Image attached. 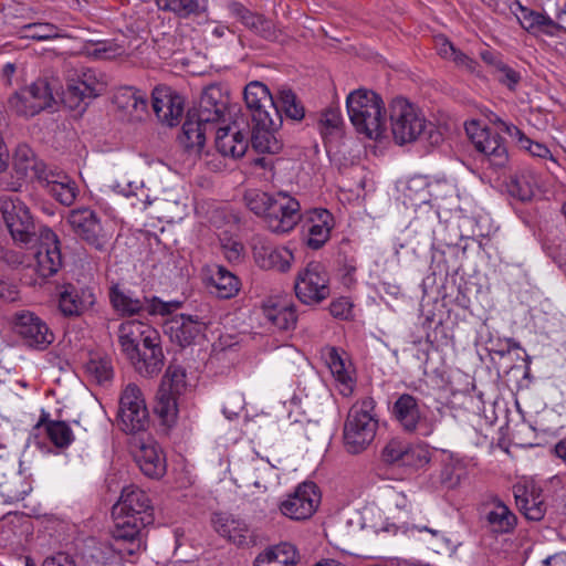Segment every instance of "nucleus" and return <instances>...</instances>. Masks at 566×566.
<instances>
[{
    "instance_id": "nucleus-21",
    "label": "nucleus",
    "mask_w": 566,
    "mask_h": 566,
    "mask_svg": "<svg viewBox=\"0 0 566 566\" xmlns=\"http://www.w3.org/2000/svg\"><path fill=\"white\" fill-rule=\"evenodd\" d=\"M42 243L35 253L34 269L41 277H50L57 273L62 266V254L60 240L50 229H45L42 234Z\"/></svg>"
},
{
    "instance_id": "nucleus-50",
    "label": "nucleus",
    "mask_w": 566,
    "mask_h": 566,
    "mask_svg": "<svg viewBox=\"0 0 566 566\" xmlns=\"http://www.w3.org/2000/svg\"><path fill=\"white\" fill-rule=\"evenodd\" d=\"M272 201L273 193H268L259 189H250L244 193V202L249 210L254 214L262 217L264 222L266 221Z\"/></svg>"
},
{
    "instance_id": "nucleus-45",
    "label": "nucleus",
    "mask_w": 566,
    "mask_h": 566,
    "mask_svg": "<svg viewBox=\"0 0 566 566\" xmlns=\"http://www.w3.org/2000/svg\"><path fill=\"white\" fill-rule=\"evenodd\" d=\"M537 188V177L531 170H523L516 174L507 185L510 196L520 201H530Z\"/></svg>"
},
{
    "instance_id": "nucleus-37",
    "label": "nucleus",
    "mask_w": 566,
    "mask_h": 566,
    "mask_svg": "<svg viewBox=\"0 0 566 566\" xmlns=\"http://www.w3.org/2000/svg\"><path fill=\"white\" fill-rule=\"evenodd\" d=\"M135 358V368L140 375L145 377L157 375L164 366V354L159 340H154L151 344L145 342Z\"/></svg>"
},
{
    "instance_id": "nucleus-17",
    "label": "nucleus",
    "mask_w": 566,
    "mask_h": 566,
    "mask_svg": "<svg viewBox=\"0 0 566 566\" xmlns=\"http://www.w3.org/2000/svg\"><path fill=\"white\" fill-rule=\"evenodd\" d=\"M15 333L29 347L45 349L54 340L48 324L30 311L17 312L13 316Z\"/></svg>"
},
{
    "instance_id": "nucleus-7",
    "label": "nucleus",
    "mask_w": 566,
    "mask_h": 566,
    "mask_svg": "<svg viewBox=\"0 0 566 566\" xmlns=\"http://www.w3.org/2000/svg\"><path fill=\"white\" fill-rule=\"evenodd\" d=\"M329 282L326 268L321 262L312 261L295 277V295L305 305L321 304L331 295Z\"/></svg>"
},
{
    "instance_id": "nucleus-27",
    "label": "nucleus",
    "mask_w": 566,
    "mask_h": 566,
    "mask_svg": "<svg viewBox=\"0 0 566 566\" xmlns=\"http://www.w3.org/2000/svg\"><path fill=\"white\" fill-rule=\"evenodd\" d=\"M229 103V96L223 92L220 85L213 84L205 88L201 95L199 113L201 122H220L226 113Z\"/></svg>"
},
{
    "instance_id": "nucleus-36",
    "label": "nucleus",
    "mask_w": 566,
    "mask_h": 566,
    "mask_svg": "<svg viewBox=\"0 0 566 566\" xmlns=\"http://www.w3.org/2000/svg\"><path fill=\"white\" fill-rule=\"evenodd\" d=\"M493 123L499 129L506 133L516 143L520 149L527 151L533 157L553 159L552 153L546 145L532 140L514 124L507 123L500 117H495Z\"/></svg>"
},
{
    "instance_id": "nucleus-1",
    "label": "nucleus",
    "mask_w": 566,
    "mask_h": 566,
    "mask_svg": "<svg viewBox=\"0 0 566 566\" xmlns=\"http://www.w3.org/2000/svg\"><path fill=\"white\" fill-rule=\"evenodd\" d=\"M112 513V542L101 544L91 553L95 562L90 566H122V560L130 562L143 548L142 531L154 521L148 495L135 485L122 490Z\"/></svg>"
},
{
    "instance_id": "nucleus-26",
    "label": "nucleus",
    "mask_w": 566,
    "mask_h": 566,
    "mask_svg": "<svg viewBox=\"0 0 566 566\" xmlns=\"http://www.w3.org/2000/svg\"><path fill=\"white\" fill-rule=\"evenodd\" d=\"M513 493L518 510L530 521H541L546 513V504L541 490L534 484H515Z\"/></svg>"
},
{
    "instance_id": "nucleus-22",
    "label": "nucleus",
    "mask_w": 566,
    "mask_h": 566,
    "mask_svg": "<svg viewBox=\"0 0 566 566\" xmlns=\"http://www.w3.org/2000/svg\"><path fill=\"white\" fill-rule=\"evenodd\" d=\"M207 325V322L200 319L197 315L180 314L165 324V332L172 342L185 347L192 344L203 333Z\"/></svg>"
},
{
    "instance_id": "nucleus-54",
    "label": "nucleus",
    "mask_w": 566,
    "mask_h": 566,
    "mask_svg": "<svg viewBox=\"0 0 566 566\" xmlns=\"http://www.w3.org/2000/svg\"><path fill=\"white\" fill-rule=\"evenodd\" d=\"M430 460L429 450L422 444L407 442L400 467L421 468Z\"/></svg>"
},
{
    "instance_id": "nucleus-6",
    "label": "nucleus",
    "mask_w": 566,
    "mask_h": 566,
    "mask_svg": "<svg viewBox=\"0 0 566 566\" xmlns=\"http://www.w3.org/2000/svg\"><path fill=\"white\" fill-rule=\"evenodd\" d=\"M12 167L14 174L10 177H3L0 182L4 190L13 192L20 191L25 180L41 184L51 170L25 144L15 148Z\"/></svg>"
},
{
    "instance_id": "nucleus-30",
    "label": "nucleus",
    "mask_w": 566,
    "mask_h": 566,
    "mask_svg": "<svg viewBox=\"0 0 566 566\" xmlns=\"http://www.w3.org/2000/svg\"><path fill=\"white\" fill-rule=\"evenodd\" d=\"M325 359L326 365L337 382L339 394L344 397L350 396L356 384L352 364L334 347L327 349Z\"/></svg>"
},
{
    "instance_id": "nucleus-64",
    "label": "nucleus",
    "mask_w": 566,
    "mask_h": 566,
    "mask_svg": "<svg viewBox=\"0 0 566 566\" xmlns=\"http://www.w3.org/2000/svg\"><path fill=\"white\" fill-rule=\"evenodd\" d=\"M43 566H75V565H74V560L67 554L60 553L55 556L48 557L44 560Z\"/></svg>"
},
{
    "instance_id": "nucleus-41",
    "label": "nucleus",
    "mask_w": 566,
    "mask_h": 566,
    "mask_svg": "<svg viewBox=\"0 0 566 566\" xmlns=\"http://www.w3.org/2000/svg\"><path fill=\"white\" fill-rule=\"evenodd\" d=\"M333 217L325 210L321 209L314 212L308 227L307 245L314 250L322 248L331 235L333 228Z\"/></svg>"
},
{
    "instance_id": "nucleus-25",
    "label": "nucleus",
    "mask_w": 566,
    "mask_h": 566,
    "mask_svg": "<svg viewBox=\"0 0 566 566\" xmlns=\"http://www.w3.org/2000/svg\"><path fill=\"white\" fill-rule=\"evenodd\" d=\"M95 303V295L90 287L64 286L60 293L59 308L64 316H80Z\"/></svg>"
},
{
    "instance_id": "nucleus-31",
    "label": "nucleus",
    "mask_w": 566,
    "mask_h": 566,
    "mask_svg": "<svg viewBox=\"0 0 566 566\" xmlns=\"http://www.w3.org/2000/svg\"><path fill=\"white\" fill-rule=\"evenodd\" d=\"M40 185L61 205L66 207L72 206L78 195L76 182L63 171L51 169L45 176V180H42Z\"/></svg>"
},
{
    "instance_id": "nucleus-19",
    "label": "nucleus",
    "mask_w": 566,
    "mask_h": 566,
    "mask_svg": "<svg viewBox=\"0 0 566 566\" xmlns=\"http://www.w3.org/2000/svg\"><path fill=\"white\" fill-rule=\"evenodd\" d=\"M154 340H160L158 332L139 319H127L119 325L118 342L130 359H135L145 342L151 344Z\"/></svg>"
},
{
    "instance_id": "nucleus-11",
    "label": "nucleus",
    "mask_w": 566,
    "mask_h": 566,
    "mask_svg": "<svg viewBox=\"0 0 566 566\" xmlns=\"http://www.w3.org/2000/svg\"><path fill=\"white\" fill-rule=\"evenodd\" d=\"M54 102L53 87L46 78H39L10 97L9 105L20 115L34 116Z\"/></svg>"
},
{
    "instance_id": "nucleus-48",
    "label": "nucleus",
    "mask_w": 566,
    "mask_h": 566,
    "mask_svg": "<svg viewBox=\"0 0 566 566\" xmlns=\"http://www.w3.org/2000/svg\"><path fill=\"white\" fill-rule=\"evenodd\" d=\"M31 491V483L21 474H14L0 484V493L6 503L21 501Z\"/></svg>"
},
{
    "instance_id": "nucleus-5",
    "label": "nucleus",
    "mask_w": 566,
    "mask_h": 566,
    "mask_svg": "<svg viewBox=\"0 0 566 566\" xmlns=\"http://www.w3.org/2000/svg\"><path fill=\"white\" fill-rule=\"evenodd\" d=\"M105 83L97 73L87 67L73 69L67 72L62 102L70 109H77L87 105V101L101 95Z\"/></svg>"
},
{
    "instance_id": "nucleus-63",
    "label": "nucleus",
    "mask_w": 566,
    "mask_h": 566,
    "mask_svg": "<svg viewBox=\"0 0 566 566\" xmlns=\"http://www.w3.org/2000/svg\"><path fill=\"white\" fill-rule=\"evenodd\" d=\"M441 480L448 488H454L460 483L461 474L455 472L453 464H447L442 470Z\"/></svg>"
},
{
    "instance_id": "nucleus-60",
    "label": "nucleus",
    "mask_w": 566,
    "mask_h": 566,
    "mask_svg": "<svg viewBox=\"0 0 566 566\" xmlns=\"http://www.w3.org/2000/svg\"><path fill=\"white\" fill-rule=\"evenodd\" d=\"M329 312L334 317L348 318L352 312V303L348 297H338L329 305Z\"/></svg>"
},
{
    "instance_id": "nucleus-44",
    "label": "nucleus",
    "mask_w": 566,
    "mask_h": 566,
    "mask_svg": "<svg viewBox=\"0 0 566 566\" xmlns=\"http://www.w3.org/2000/svg\"><path fill=\"white\" fill-rule=\"evenodd\" d=\"M270 109L274 112L277 118L281 117V113L292 119H302L304 116V108L297 101L295 93L286 87L277 91L276 96L273 97V106Z\"/></svg>"
},
{
    "instance_id": "nucleus-32",
    "label": "nucleus",
    "mask_w": 566,
    "mask_h": 566,
    "mask_svg": "<svg viewBox=\"0 0 566 566\" xmlns=\"http://www.w3.org/2000/svg\"><path fill=\"white\" fill-rule=\"evenodd\" d=\"M254 260L261 269L284 273L291 269L294 254L286 247L261 245L254 249Z\"/></svg>"
},
{
    "instance_id": "nucleus-52",
    "label": "nucleus",
    "mask_w": 566,
    "mask_h": 566,
    "mask_svg": "<svg viewBox=\"0 0 566 566\" xmlns=\"http://www.w3.org/2000/svg\"><path fill=\"white\" fill-rule=\"evenodd\" d=\"M86 374L92 377L97 384L108 381L113 376V368L111 361L106 358L97 356L91 357L85 364Z\"/></svg>"
},
{
    "instance_id": "nucleus-35",
    "label": "nucleus",
    "mask_w": 566,
    "mask_h": 566,
    "mask_svg": "<svg viewBox=\"0 0 566 566\" xmlns=\"http://www.w3.org/2000/svg\"><path fill=\"white\" fill-rule=\"evenodd\" d=\"M297 562L296 547L291 543L283 542L259 553L253 566H295Z\"/></svg>"
},
{
    "instance_id": "nucleus-29",
    "label": "nucleus",
    "mask_w": 566,
    "mask_h": 566,
    "mask_svg": "<svg viewBox=\"0 0 566 566\" xmlns=\"http://www.w3.org/2000/svg\"><path fill=\"white\" fill-rule=\"evenodd\" d=\"M325 359L326 365L337 382L339 394L344 397L350 396L356 384L352 364L334 347L327 349Z\"/></svg>"
},
{
    "instance_id": "nucleus-47",
    "label": "nucleus",
    "mask_w": 566,
    "mask_h": 566,
    "mask_svg": "<svg viewBox=\"0 0 566 566\" xmlns=\"http://www.w3.org/2000/svg\"><path fill=\"white\" fill-rule=\"evenodd\" d=\"M20 39L50 41L64 38L62 30L50 22H33L20 27L17 31Z\"/></svg>"
},
{
    "instance_id": "nucleus-51",
    "label": "nucleus",
    "mask_w": 566,
    "mask_h": 566,
    "mask_svg": "<svg viewBox=\"0 0 566 566\" xmlns=\"http://www.w3.org/2000/svg\"><path fill=\"white\" fill-rule=\"evenodd\" d=\"M523 18L528 23L527 30L536 29L553 35L558 29V24L546 13L523 9Z\"/></svg>"
},
{
    "instance_id": "nucleus-12",
    "label": "nucleus",
    "mask_w": 566,
    "mask_h": 566,
    "mask_svg": "<svg viewBox=\"0 0 566 566\" xmlns=\"http://www.w3.org/2000/svg\"><path fill=\"white\" fill-rule=\"evenodd\" d=\"M474 148L483 154L494 168H503L509 163V151L503 138L488 127L471 122L465 127Z\"/></svg>"
},
{
    "instance_id": "nucleus-43",
    "label": "nucleus",
    "mask_w": 566,
    "mask_h": 566,
    "mask_svg": "<svg viewBox=\"0 0 566 566\" xmlns=\"http://www.w3.org/2000/svg\"><path fill=\"white\" fill-rule=\"evenodd\" d=\"M214 122H201L198 112H188L182 125L185 144L188 148H202L206 142L208 127Z\"/></svg>"
},
{
    "instance_id": "nucleus-24",
    "label": "nucleus",
    "mask_w": 566,
    "mask_h": 566,
    "mask_svg": "<svg viewBox=\"0 0 566 566\" xmlns=\"http://www.w3.org/2000/svg\"><path fill=\"white\" fill-rule=\"evenodd\" d=\"M251 145L258 153L276 154L282 145L274 135L275 120L272 115L258 113L252 120Z\"/></svg>"
},
{
    "instance_id": "nucleus-38",
    "label": "nucleus",
    "mask_w": 566,
    "mask_h": 566,
    "mask_svg": "<svg viewBox=\"0 0 566 566\" xmlns=\"http://www.w3.org/2000/svg\"><path fill=\"white\" fill-rule=\"evenodd\" d=\"M240 280L221 265L211 269L209 276V289L219 298H232L240 291Z\"/></svg>"
},
{
    "instance_id": "nucleus-18",
    "label": "nucleus",
    "mask_w": 566,
    "mask_h": 566,
    "mask_svg": "<svg viewBox=\"0 0 566 566\" xmlns=\"http://www.w3.org/2000/svg\"><path fill=\"white\" fill-rule=\"evenodd\" d=\"M134 459L140 471L150 479H160L166 473V458L159 444L150 437L135 439Z\"/></svg>"
},
{
    "instance_id": "nucleus-15",
    "label": "nucleus",
    "mask_w": 566,
    "mask_h": 566,
    "mask_svg": "<svg viewBox=\"0 0 566 566\" xmlns=\"http://www.w3.org/2000/svg\"><path fill=\"white\" fill-rule=\"evenodd\" d=\"M302 218L300 202L285 191L273 193L266 227L274 233L292 231Z\"/></svg>"
},
{
    "instance_id": "nucleus-33",
    "label": "nucleus",
    "mask_w": 566,
    "mask_h": 566,
    "mask_svg": "<svg viewBox=\"0 0 566 566\" xmlns=\"http://www.w3.org/2000/svg\"><path fill=\"white\" fill-rule=\"evenodd\" d=\"M483 513L486 526L493 533L507 534L516 526L515 514L499 499L485 504Z\"/></svg>"
},
{
    "instance_id": "nucleus-8",
    "label": "nucleus",
    "mask_w": 566,
    "mask_h": 566,
    "mask_svg": "<svg viewBox=\"0 0 566 566\" xmlns=\"http://www.w3.org/2000/svg\"><path fill=\"white\" fill-rule=\"evenodd\" d=\"M390 124L395 140L402 145L416 140L426 129L423 114L405 98H396L390 106Z\"/></svg>"
},
{
    "instance_id": "nucleus-2",
    "label": "nucleus",
    "mask_w": 566,
    "mask_h": 566,
    "mask_svg": "<svg viewBox=\"0 0 566 566\" xmlns=\"http://www.w3.org/2000/svg\"><path fill=\"white\" fill-rule=\"evenodd\" d=\"M376 401L371 397L358 399L349 408L343 429V443L350 454H359L375 440L378 430Z\"/></svg>"
},
{
    "instance_id": "nucleus-61",
    "label": "nucleus",
    "mask_w": 566,
    "mask_h": 566,
    "mask_svg": "<svg viewBox=\"0 0 566 566\" xmlns=\"http://www.w3.org/2000/svg\"><path fill=\"white\" fill-rule=\"evenodd\" d=\"M224 258L230 262H237L241 259L243 245L234 240H228L221 243Z\"/></svg>"
},
{
    "instance_id": "nucleus-57",
    "label": "nucleus",
    "mask_w": 566,
    "mask_h": 566,
    "mask_svg": "<svg viewBox=\"0 0 566 566\" xmlns=\"http://www.w3.org/2000/svg\"><path fill=\"white\" fill-rule=\"evenodd\" d=\"M449 61L461 70H464L472 74L480 75V65L478 61L470 57L459 49L455 50L454 54L451 56Z\"/></svg>"
},
{
    "instance_id": "nucleus-4",
    "label": "nucleus",
    "mask_w": 566,
    "mask_h": 566,
    "mask_svg": "<svg viewBox=\"0 0 566 566\" xmlns=\"http://www.w3.org/2000/svg\"><path fill=\"white\" fill-rule=\"evenodd\" d=\"M390 413L407 433L429 437L437 428L434 416L427 410L424 403L410 394L399 395L391 406Z\"/></svg>"
},
{
    "instance_id": "nucleus-16",
    "label": "nucleus",
    "mask_w": 566,
    "mask_h": 566,
    "mask_svg": "<svg viewBox=\"0 0 566 566\" xmlns=\"http://www.w3.org/2000/svg\"><path fill=\"white\" fill-rule=\"evenodd\" d=\"M321 503V494L315 483L304 482L293 493L289 494L281 503V513L295 521L310 518Z\"/></svg>"
},
{
    "instance_id": "nucleus-3",
    "label": "nucleus",
    "mask_w": 566,
    "mask_h": 566,
    "mask_svg": "<svg viewBox=\"0 0 566 566\" xmlns=\"http://www.w3.org/2000/svg\"><path fill=\"white\" fill-rule=\"evenodd\" d=\"M349 119L359 134L378 139L386 128L385 106L379 95L368 90L352 92L346 99Z\"/></svg>"
},
{
    "instance_id": "nucleus-49",
    "label": "nucleus",
    "mask_w": 566,
    "mask_h": 566,
    "mask_svg": "<svg viewBox=\"0 0 566 566\" xmlns=\"http://www.w3.org/2000/svg\"><path fill=\"white\" fill-rule=\"evenodd\" d=\"M122 429L127 433H135L146 429L148 424L147 407L135 408L128 411H118Z\"/></svg>"
},
{
    "instance_id": "nucleus-55",
    "label": "nucleus",
    "mask_w": 566,
    "mask_h": 566,
    "mask_svg": "<svg viewBox=\"0 0 566 566\" xmlns=\"http://www.w3.org/2000/svg\"><path fill=\"white\" fill-rule=\"evenodd\" d=\"M407 442L397 438L390 439L381 450V461L389 465L400 467Z\"/></svg>"
},
{
    "instance_id": "nucleus-53",
    "label": "nucleus",
    "mask_w": 566,
    "mask_h": 566,
    "mask_svg": "<svg viewBox=\"0 0 566 566\" xmlns=\"http://www.w3.org/2000/svg\"><path fill=\"white\" fill-rule=\"evenodd\" d=\"M343 124L340 112L336 108H328L321 114L318 126L324 138L339 136Z\"/></svg>"
},
{
    "instance_id": "nucleus-34",
    "label": "nucleus",
    "mask_w": 566,
    "mask_h": 566,
    "mask_svg": "<svg viewBox=\"0 0 566 566\" xmlns=\"http://www.w3.org/2000/svg\"><path fill=\"white\" fill-rule=\"evenodd\" d=\"M248 138L237 126L219 127L216 148L224 157L240 158L248 149Z\"/></svg>"
},
{
    "instance_id": "nucleus-46",
    "label": "nucleus",
    "mask_w": 566,
    "mask_h": 566,
    "mask_svg": "<svg viewBox=\"0 0 566 566\" xmlns=\"http://www.w3.org/2000/svg\"><path fill=\"white\" fill-rule=\"evenodd\" d=\"M233 12L245 27L254 31L260 36L266 40L275 38V31L272 22L266 20L263 15L253 13L242 6H235Z\"/></svg>"
},
{
    "instance_id": "nucleus-58",
    "label": "nucleus",
    "mask_w": 566,
    "mask_h": 566,
    "mask_svg": "<svg viewBox=\"0 0 566 566\" xmlns=\"http://www.w3.org/2000/svg\"><path fill=\"white\" fill-rule=\"evenodd\" d=\"M494 73L496 74L497 80L502 84L506 85L510 90H514L521 80L520 73L510 67L504 62Z\"/></svg>"
},
{
    "instance_id": "nucleus-10",
    "label": "nucleus",
    "mask_w": 566,
    "mask_h": 566,
    "mask_svg": "<svg viewBox=\"0 0 566 566\" xmlns=\"http://www.w3.org/2000/svg\"><path fill=\"white\" fill-rule=\"evenodd\" d=\"M109 300L113 307L123 315H135L146 312L149 315L166 316L180 307V302H163L158 297L140 301L132 297V295L123 291L118 285L112 286L109 291Z\"/></svg>"
},
{
    "instance_id": "nucleus-59",
    "label": "nucleus",
    "mask_w": 566,
    "mask_h": 566,
    "mask_svg": "<svg viewBox=\"0 0 566 566\" xmlns=\"http://www.w3.org/2000/svg\"><path fill=\"white\" fill-rule=\"evenodd\" d=\"M181 19L199 15L207 10V0H181Z\"/></svg>"
},
{
    "instance_id": "nucleus-23",
    "label": "nucleus",
    "mask_w": 566,
    "mask_h": 566,
    "mask_svg": "<svg viewBox=\"0 0 566 566\" xmlns=\"http://www.w3.org/2000/svg\"><path fill=\"white\" fill-rule=\"evenodd\" d=\"M216 532L239 547L254 544V535L249 525L231 515L216 514L212 518Z\"/></svg>"
},
{
    "instance_id": "nucleus-9",
    "label": "nucleus",
    "mask_w": 566,
    "mask_h": 566,
    "mask_svg": "<svg viewBox=\"0 0 566 566\" xmlns=\"http://www.w3.org/2000/svg\"><path fill=\"white\" fill-rule=\"evenodd\" d=\"M0 211L15 242L29 243L34 235L33 218L27 205L13 196L0 198Z\"/></svg>"
},
{
    "instance_id": "nucleus-39",
    "label": "nucleus",
    "mask_w": 566,
    "mask_h": 566,
    "mask_svg": "<svg viewBox=\"0 0 566 566\" xmlns=\"http://www.w3.org/2000/svg\"><path fill=\"white\" fill-rule=\"evenodd\" d=\"M244 102L251 112V120L258 113L271 115L270 107L273 106V96L263 83L258 81L249 83L244 88Z\"/></svg>"
},
{
    "instance_id": "nucleus-62",
    "label": "nucleus",
    "mask_w": 566,
    "mask_h": 566,
    "mask_svg": "<svg viewBox=\"0 0 566 566\" xmlns=\"http://www.w3.org/2000/svg\"><path fill=\"white\" fill-rule=\"evenodd\" d=\"M434 46L437 53L447 61L451 59L457 50L453 43L450 42L444 35H438L434 38Z\"/></svg>"
},
{
    "instance_id": "nucleus-13",
    "label": "nucleus",
    "mask_w": 566,
    "mask_h": 566,
    "mask_svg": "<svg viewBox=\"0 0 566 566\" xmlns=\"http://www.w3.org/2000/svg\"><path fill=\"white\" fill-rule=\"evenodd\" d=\"M186 387V373L180 366H168L156 396L155 411L164 421L176 417L177 399Z\"/></svg>"
},
{
    "instance_id": "nucleus-28",
    "label": "nucleus",
    "mask_w": 566,
    "mask_h": 566,
    "mask_svg": "<svg viewBox=\"0 0 566 566\" xmlns=\"http://www.w3.org/2000/svg\"><path fill=\"white\" fill-rule=\"evenodd\" d=\"M263 316L268 323L281 331L295 327L297 315L295 305L283 298H269L262 306Z\"/></svg>"
},
{
    "instance_id": "nucleus-40",
    "label": "nucleus",
    "mask_w": 566,
    "mask_h": 566,
    "mask_svg": "<svg viewBox=\"0 0 566 566\" xmlns=\"http://www.w3.org/2000/svg\"><path fill=\"white\" fill-rule=\"evenodd\" d=\"M114 103L134 118H142L147 113V95L134 87H122L115 96Z\"/></svg>"
},
{
    "instance_id": "nucleus-14",
    "label": "nucleus",
    "mask_w": 566,
    "mask_h": 566,
    "mask_svg": "<svg viewBox=\"0 0 566 566\" xmlns=\"http://www.w3.org/2000/svg\"><path fill=\"white\" fill-rule=\"evenodd\" d=\"M72 232L91 247L103 250L107 238L97 213L86 207L72 209L66 217Z\"/></svg>"
},
{
    "instance_id": "nucleus-20",
    "label": "nucleus",
    "mask_w": 566,
    "mask_h": 566,
    "mask_svg": "<svg viewBox=\"0 0 566 566\" xmlns=\"http://www.w3.org/2000/svg\"><path fill=\"white\" fill-rule=\"evenodd\" d=\"M151 97L157 118L170 127L176 126L184 114V98L168 86L154 88Z\"/></svg>"
},
{
    "instance_id": "nucleus-56",
    "label": "nucleus",
    "mask_w": 566,
    "mask_h": 566,
    "mask_svg": "<svg viewBox=\"0 0 566 566\" xmlns=\"http://www.w3.org/2000/svg\"><path fill=\"white\" fill-rule=\"evenodd\" d=\"M137 406L138 408L146 407L144 395L137 385L128 384L120 396L118 411H128Z\"/></svg>"
},
{
    "instance_id": "nucleus-42",
    "label": "nucleus",
    "mask_w": 566,
    "mask_h": 566,
    "mask_svg": "<svg viewBox=\"0 0 566 566\" xmlns=\"http://www.w3.org/2000/svg\"><path fill=\"white\" fill-rule=\"evenodd\" d=\"M36 429L43 430L52 444L59 449H65L74 441V433L65 421L49 420L48 416H42Z\"/></svg>"
}]
</instances>
